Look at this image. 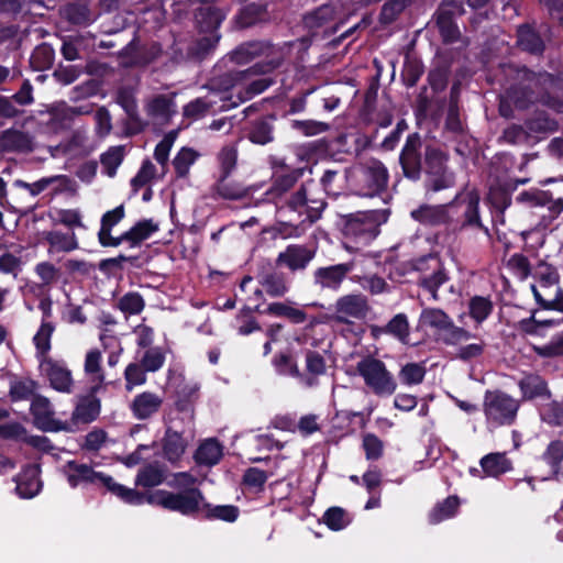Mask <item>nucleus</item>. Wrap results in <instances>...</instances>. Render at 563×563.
I'll list each match as a JSON object with an SVG mask.
<instances>
[{"label":"nucleus","instance_id":"69168bd1","mask_svg":"<svg viewBox=\"0 0 563 563\" xmlns=\"http://www.w3.org/2000/svg\"><path fill=\"white\" fill-rule=\"evenodd\" d=\"M412 2L413 0H388L380 9L379 22L385 25L394 23Z\"/></svg>","mask_w":563,"mask_h":563},{"label":"nucleus","instance_id":"a19ab883","mask_svg":"<svg viewBox=\"0 0 563 563\" xmlns=\"http://www.w3.org/2000/svg\"><path fill=\"white\" fill-rule=\"evenodd\" d=\"M272 366L275 373L284 377L300 379L302 374L299 369L297 357L291 349L278 351L272 357Z\"/></svg>","mask_w":563,"mask_h":563},{"label":"nucleus","instance_id":"423d86ee","mask_svg":"<svg viewBox=\"0 0 563 563\" xmlns=\"http://www.w3.org/2000/svg\"><path fill=\"white\" fill-rule=\"evenodd\" d=\"M356 373L364 379V384L377 397H389L397 389L394 375L387 369L386 364L368 354L356 363Z\"/></svg>","mask_w":563,"mask_h":563},{"label":"nucleus","instance_id":"393cba45","mask_svg":"<svg viewBox=\"0 0 563 563\" xmlns=\"http://www.w3.org/2000/svg\"><path fill=\"white\" fill-rule=\"evenodd\" d=\"M517 47L530 55L541 56L545 51V43L533 24L522 23L516 30Z\"/></svg>","mask_w":563,"mask_h":563},{"label":"nucleus","instance_id":"338daca9","mask_svg":"<svg viewBox=\"0 0 563 563\" xmlns=\"http://www.w3.org/2000/svg\"><path fill=\"white\" fill-rule=\"evenodd\" d=\"M424 73V66L417 58L406 57L401 70V80L407 88L415 87Z\"/></svg>","mask_w":563,"mask_h":563},{"label":"nucleus","instance_id":"2f4dec72","mask_svg":"<svg viewBox=\"0 0 563 563\" xmlns=\"http://www.w3.org/2000/svg\"><path fill=\"white\" fill-rule=\"evenodd\" d=\"M70 183V179L66 175H54L49 177H42L41 179L34 183H27L22 179H15L13 186L16 188L25 189L30 192L32 197H36L43 191H45L48 187L54 184H59L58 187L53 189V195H57L65 190Z\"/></svg>","mask_w":563,"mask_h":563},{"label":"nucleus","instance_id":"f8f14e48","mask_svg":"<svg viewBox=\"0 0 563 563\" xmlns=\"http://www.w3.org/2000/svg\"><path fill=\"white\" fill-rule=\"evenodd\" d=\"M464 13V4L461 1L443 0L439 4L433 18L443 44L450 45L460 41L462 34L456 18Z\"/></svg>","mask_w":563,"mask_h":563},{"label":"nucleus","instance_id":"dca6fc26","mask_svg":"<svg viewBox=\"0 0 563 563\" xmlns=\"http://www.w3.org/2000/svg\"><path fill=\"white\" fill-rule=\"evenodd\" d=\"M104 382V374H100L98 383L92 385L88 393L80 396L78 402L71 413V421L74 423L88 424L93 422L100 415L101 400L97 397V394L102 388Z\"/></svg>","mask_w":563,"mask_h":563},{"label":"nucleus","instance_id":"f257e3e1","mask_svg":"<svg viewBox=\"0 0 563 563\" xmlns=\"http://www.w3.org/2000/svg\"><path fill=\"white\" fill-rule=\"evenodd\" d=\"M450 154L435 143L426 142L419 132L409 133L399 152L401 175L411 183L422 179L427 192H439L455 184V174L449 167Z\"/></svg>","mask_w":563,"mask_h":563},{"label":"nucleus","instance_id":"4be33fe9","mask_svg":"<svg viewBox=\"0 0 563 563\" xmlns=\"http://www.w3.org/2000/svg\"><path fill=\"white\" fill-rule=\"evenodd\" d=\"M518 387L522 400L532 401L536 399L549 400L552 398V391L547 379L538 373H523L518 380Z\"/></svg>","mask_w":563,"mask_h":563},{"label":"nucleus","instance_id":"1a4fd4ad","mask_svg":"<svg viewBox=\"0 0 563 563\" xmlns=\"http://www.w3.org/2000/svg\"><path fill=\"white\" fill-rule=\"evenodd\" d=\"M519 404L501 390H486L483 411L488 423L496 427L510 426L515 422Z\"/></svg>","mask_w":563,"mask_h":563},{"label":"nucleus","instance_id":"6ab92c4d","mask_svg":"<svg viewBox=\"0 0 563 563\" xmlns=\"http://www.w3.org/2000/svg\"><path fill=\"white\" fill-rule=\"evenodd\" d=\"M456 202L446 205H421L419 208L410 212L411 218L423 225H442L453 224L452 211Z\"/></svg>","mask_w":563,"mask_h":563},{"label":"nucleus","instance_id":"c9c22d12","mask_svg":"<svg viewBox=\"0 0 563 563\" xmlns=\"http://www.w3.org/2000/svg\"><path fill=\"white\" fill-rule=\"evenodd\" d=\"M103 486L118 496L122 501L129 505L140 506L143 504L150 505V496H152V492H139L134 488H129L122 484L114 482L112 476L107 475L103 478Z\"/></svg>","mask_w":563,"mask_h":563},{"label":"nucleus","instance_id":"f3484780","mask_svg":"<svg viewBox=\"0 0 563 563\" xmlns=\"http://www.w3.org/2000/svg\"><path fill=\"white\" fill-rule=\"evenodd\" d=\"M316 256V250L306 244H289L279 252L276 267H285L291 273L303 272Z\"/></svg>","mask_w":563,"mask_h":563},{"label":"nucleus","instance_id":"de8ad7c7","mask_svg":"<svg viewBox=\"0 0 563 563\" xmlns=\"http://www.w3.org/2000/svg\"><path fill=\"white\" fill-rule=\"evenodd\" d=\"M255 310L271 317L286 318L294 324H301L307 320V313L302 309L295 308L286 302H271L264 310L257 306Z\"/></svg>","mask_w":563,"mask_h":563},{"label":"nucleus","instance_id":"5701e85b","mask_svg":"<svg viewBox=\"0 0 563 563\" xmlns=\"http://www.w3.org/2000/svg\"><path fill=\"white\" fill-rule=\"evenodd\" d=\"M516 189L508 184L492 186L488 190L486 200L492 211L493 222L505 224V211L511 205V192Z\"/></svg>","mask_w":563,"mask_h":563},{"label":"nucleus","instance_id":"412c9836","mask_svg":"<svg viewBox=\"0 0 563 563\" xmlns=\"http://www.w3.org/2000/svg\"><path fill=\"white\" fill-rule=\"evenodd\" d=\"M274 51V46L268 41H249L238 45L227 57L230 62L238 65H245L255 58H268Z\"/></svg>","mask_w":563,"mask_h":563},{"label":"nucleus","instance_id":"6e6552de","mask_svg":"<svg viewBox=\"0 0 563 563\" xmlns=\"http://www.w3.org/2000/svg\"><path fill=\"white\" fill-rule=\"evenodd\" d=\"M411 271L420 273L418 286L437 298L439 288L449 280L444 265L437 253H429L408 262Z\"/></svg>","mask_w":563,"mask_h":563},{"label":"nucleus","instance_id":"c85d7f7f","mask_svg":"<svg viewBox=\"0 0 563 563\" xmlns=\"http://www.w3.org/2000/svg\"><path fill=\"white\" fill-rule=\"evenodd\" d=\"M188 446V441L184 438L183 432H178L167 427L162 439L163 457L172 465H177Z\"/></svg>","mask_w":563,"mask_h":563},{"label":"nucleus","instance_id":"603ef678","mask_svg":"<svg viewBox=\"0 0 563 563\" xmlns=\"http://www.w3.org/2000/svg\"><path fill=\"white\" fill-rule=\"evenodd\" d=\"M302 174L303 170L301 168H288L282 172H274L272 190L277 194L287 192L296 185Z\"/></svg>","mask_w":563,"mask_h":563},{"label":"nucleus","instance_id":"39448f33","mask_svg":"<svg viewBox=\"0 0 563 563\" xmlns=\"http://www.w3.org/2000/svg\"><path fill=\"white\" fill-rule=\"evenodd\" d=\"M203 493L200 488L178 492L156 489L150 496V505L165 510L178 512L185 517L199 518Z\"/></svg>","mask_w":563,"mask_h":563},{"label":"nucleus","instance_id":"680f3d73","mask_svg":"<svg viewBox=\"0 0 563 563\" xmlns=\"http://www.w3.org/2000/svg\"><path fill=\"white\" fill-rule=\"evenodd\" d=\"M539 409L540 419L550 427L563 426V400L549 399Z\"/></svg>","mask_w":563,"mask_h":563},{"label":"nucleus","instance_id":"864d4df0","mask_svg":"<svg viewBox=\"0 0 563 563\" xmlns=\"http://www.w3.org/2000/svg\"><path fill=\"white\" fill-rule=\"evenodd\" d=\"M55 331L53 322H41L38 330L33 336V343L36 350V357L41 361L48 358L47 354L52 349L51 339Z\"/></svg>","mask_w":563,"mask_h":563},{"label":"nucleus","instance_id":"72a5a7b5","mask_svg":"<svg viewBox=\"0 0 563 563\" xmlns=\"http://www.w3.org/2000/svg\"><path fill=\"white\" fill-rule=\"evenodd\" d=\"M275 114H268L252 121L247 131V139L250 142L256 145H266L272 143L275 140Z\"/></svg>","mask_w":563,"mask_h":563},{"label":"nucleus","instance_id":"6e6d98bb","mask_svg":"<svg viewBox=\"0 0 563 563\" xmlns=\"http://www.w3.org/2000/svg\"><path fill=\"white\" fill-rule=\"evenodd\" d=\"M460 507V499L452 495L438 503L429 514V521L433 525L455 516Z\"/></svg>","mask_w":563,"mask_h":563},{"label":"nucleus","instance_id":"c756f323","mask_svg":"<svg viewBox=\"0 0 563 563\" xmlns=\"http://www.w3.org/2000/svg\"><path fill=\"white\" fill-rule=\"evenodd\" d=\"M0 150L4 153H31L34 151L33 137L24 131L4 130L0 134Z\"/></svg>","mask_w":563,"mask_h":563},{"label":"nucleus","instance_id":"0eeeda50","mask_svg":"<svg viewBox=\"0 0 563 563\" xmlns=\"http://www.w3.org/2000/svg\"><path fill=\"white\" fill-rule=\"evenodd\" d=\"M451 202H456L452 211L453 224H450L452 232L478 230L490 236L489 229L481 218V197L476 189L470 190L463 196L457 195Z\"/></svg>","mask_w":563,"mask_h":563},{"label":"nucleus","instance_id":"79ce46f5","mask_svg":"<svg viewBox=\"0 0 563 563\" xmlns=\"http://www.w3.org/2000/svg\"><path fill=\"white\" fill-rule=\"evenodd\" d=\"M158 224L152 219H142L120 235L121 244L128 242L130 247H137L158 231Z\"/></svg>","mask_w":563,"mask_h":563},{"label":"nucleus","instance_id":"49530a36","mask_svg":"<svg viewBox=\"0 0 563 563\" xmlns=\"http://www.w3.org/2000/svg\"><path fill=\"white\" fill-rule=\"evenodd\" d=\"M240 515V509L234 505L213 506L203 497L201 503V511L198 519L205 520H222L225 522H234Z\"/></svg>","mask_w":563,"mask_h":563},{"label":"nucleus","instance_id":"a211bd4d","mask_svg":"<svg viewBox=\"0 0 563 563\" xmlns=\"http://www.w3.org/2000/svg\"><path fill=\"white\" fill-rule=\"evenodd\" d=\"M352 269L353 263H339L318 267L312 274L313 286L320 290L338 291Z\"/></svg>","mask_w":563,"mask_h":563},{"label":"nucleus","instance_id":"3c124183","mask_svg":"<svg viewBox=\"0 0 563 563\" xmlns=\"http://www.w3.org/2000/svg\"><path fill=\"white\" fill-rule=\"evenodd\" d=\"M265 292L272 298H279L285 296L289 287L287 285L286 276L282 272H269L262 276L260 280Z\"/></svg>","mask_w":563,"mask_h":563},{"label":"nucleus","instance_id":"473e14b6","mask_svg":"<svg viewBox=\"0 0 563 563\" xmlns=\"http://www.w3.org/2000/svg\"><path fill=\"white\" fill-rule=\"evenodd\" d=\"M525 128L530 136H545L559 130V122L544 110H536L525 119Z\"/></svg>","mask_w":563,"mask_h":563},{"label":"nucleus","instance_id":"ea45409f","mask_svg":"<svg viewBox=\"0 0 563 563\" xmlns=\"http://www.w3.org/2000/svg\"><path fill=\"white\" fill-rule=\"evenodd\" d=\"M479 465L485 476L494 478H498L514 468L512 461L507 457L505 452H493L484 455L479 460Z\"/></svg>","mask_w":563,"mask_h":563},{"label":"nucleus","instance_id":"052dcab7","mask_svg":"<svg viewBox=\"0 0 563 563\" xmlns=\"http://www.w3.org/2000/svg\"><path fill=\"white\" fill-rule=\"evenodd\" d=\"M54 48L47 43H42L32 52L30 65L34 70L41 71L51 68L54 64Z\"/></svg>","mask_w":563,"mask_h":563},{"label":"nucleus","instance_id":"4d7b16f0","mask_svg":"<svg viewBox=\"0 0 563 563\" xmlns=\"http://www.w3.org/2000/svg\"><path fill=\"white\" fill-rule=\"evenodd\" d=\"M216 104L217 101L214 100H211L207 97H199L184 106L183 115L187 119L198 120L206 117L209 113L214 114L216 111L213 110V108Z\"/></svg>","mask_w":563,"mask_h":563},{"label":"nucleus","instance_id":"5fc2aeb1","mask_svg":"<svg viewBox=\"0 0 563 563\" xmlns=\"http://www.w3.org/2000/svg\"><path fill=\"white\" fill-rule=\"evenodd\" d=\"M494 311V303L489 297L473 296L468 300V316L476 322L482 324Z\"/></svg>","mask_w":563,"mask_h":563},{"label":"nucleus","instance_id":"0e129e2a","mask_svg":"<svg viewBox=\"0 0 563 563\" xmlns=\"http://www.w3.org/2000/svg\"><path fill=\"white\" fill-rule=\"evenodd\" d=\"M115 102L124 110L131 121H139L137 102L131 87H120L115 93Z\"/></svg>","mask_w":563,"mask_h":563},{"label":"nucleus","instance_id":"4468645a","mask_svg":"<svg viewBox=\"0 0 563 563\" xmlns=\"http://www.w3.org/2000/svg\"><path fill=\"white\" fill-rule=\"evenodd\" d=\"M330 309L334 312L332 317L334 321L341 324H349L351 323L350 319H364L371 307L365 295L362 292H352L340 296Z\"/></svg>","mask_w":563,"mask_h":563},{"label":"nucleus","instance_id":"7ed1b4c3","mask_svg":"<svg viewBox=\"0 0 563 563\" xmlns=\"http://www.w3.org/2000/svg\"><path fill=\"white\" fill-rule=\"evenodd\" d=\"M325 192L313 181L301 185V187L294 192L286 205L280 209H288L291 212L298 213V217L303 219L299 220L300 224L308 222L312 224L317 222L323 210L327 208Z\"/></svg>","mask_w":563,"mask_h":563},{"label":"nucleus","instance_id":"58836bf2","mask_svg":"<svg viewBox=\"0 0 563 563\" xmlns=\"http://www.w3.org/2000/svg\"><path fill=\"white\" fill-rule=\"evenodd\" d=\"M195 19L200 33H218L225 13L213 5H203L196 10Z\"/></svg>","mask_w":563,"mask_h":563},{"label":"nucleus","instance_id":"f704fd0d","mask_svg":"<svg viewBox=\"0 0 563 563\" xmlns=\"http://www.w3.org/2000/svg\"><path fill=\"white\" fill-rule=\"evenodd\" d=\"M103 486L118 496L122 501L129 505L140 506L143 504L150 505V496H152V492H139L134 488H129L122 484L114 482L112 476L107 475L103 478Z\"/></svg>","mask_w":563,"mask_h":563},{"label":"nucleus","instance_id":"4c0bfd02","mask_svg":"<svg viewBox=\"0 0 563 563\" xmlns=\"http://www.w3.org/2000/svg\"><path fill=\"white\" fill-rule=\"evenodd\" d=\"M162 404L163 399L155 393L143 391L134 397L130 408L136 419L145 420L158 412Z\"/></svg>","mask_w":563,"mask_h":563},{"label":"nucleus","instance_id":"ddd939ff","mask_svg":"<svg viewBox=\"0 0 563 563\" xmlns=\"http://www.w3.org/2000/svg\"><path fill=\"white\" fill-rule=\"evenodd\" d=\"M279 66V59L269 58L256 63L252 67L244 70L231 69L213 78L210 82V89L212 91L228 92L229 90L235 88L238 85L246 80L251 75H266L273 73Z\"/></svg>","mask_w":563,"mask_h":563},{"label":"nucleus","instance_id":"13d9d810","mask_svg":"<svg viewBox=\"0 0 563 563\" xmlns=\"http://www.w3.org/2000/svg\"><path fill=\"white\" fill-rule=\"evenodd\" d=\"M174 100L167 95L153 97L146 106L147 114L152 118L168 121L173 113Z\"/></svg>","mask_w":563,"mask_h":563},{"label":"nucleus","instance_id":"37998d69","mask_svg":"<svg viewBox=\"0 0 563 563\" xmlns=\"http://www.w3.org/2000/svg\"><path fill=\"white\" fill-rule=\"evenodd\" d=\"M272 84H273V80L268 79V78H260V79L253 80L245 88L244 92L239 91L236 101H232V96L220 97L222 104L219 107V111H228L232 108L238 107L240 103L251 99L252 97L264 92Z\"/></svg>","mask_w":563,"mask_h":563},{"label":"nucleus","instance_id":"2eb2a0df","mask_svg":"<svg viewBox=\"0 0 563 563\" xmlns=\"http://www.w3.org/2000/svg\"><path fill=\"white\" fill-rule=\"evenodd\" d=\"M30 412L33 417V424L43 432L74 431L68 422L54 418L51 401L42 395H35L32 398Z\"/></svg>","mask_w":563,"mask_h":563},{"label":"nucleus","instance_id":"8fccbe9b","mask_svg":"<svg viewBox=\"0 0 563 563\" xmlns=\"http://www.w3.org/2000/svg\"><path fill=\"white\" fill-rule=\"evenodd\" d=\"M223 455L222 445L217 439L203 441L196 450L194 460L198 465L213 466Z\"/></svg>","mask_w":563,"mask_h":563},{"label":"nucleus","instance_id":"7c9ffc66","mask_svg":"<svg viewBox=\"0 0 563 563\" xmlns=\"http://www.w3.org/2000/svg\"><path fill=\"white\" fill-rule=\"evenodd\" d=\"M67 471V482L75 488L80 483L95 484L100 482L103 485V478L107 474L102 472H96L91 466L87 464H79L76 461H68L65 465Z\"/></svg>","mask_w":563,"mask_h":563},{"label":"nucleus","instance_id":"09e8293b","mask_svg":"<svg viewBox=\"0 0 563 563\" xmlns=\"http://www.w3.org/2000/svg\"><path fill=\"white\" fill-rule=\"evenodd\" d=\"M165 468L158 462L143 465L136 474L135 486L152 488L159 486L165 481Z\"/></svg>","mask_w":563,"mask_h":563},{"label":"nucleus","instance_id":"a18cd8bd","mask_svg":"<svg viewBox=\"0 0 563 563\" xmlns=\"http://www.w3.org/2000/svg\"><path fill=\"white\" fill-rule=\"evenodd\" d=\"M335 7L330 3L321 4L314 10L306 13L302 18L303 26L311 33L327 26L335 16Z\"/></svg>","mask_w":563,"mask_h":563},{"label":"nucleus","instance_id":"bf43d9fd","mask_svg":"<svg viewBox=\"0 0 563 563\" xmlns=\"http://www.w3.org/2000/svg\"><path fill=\"white\" fill-rule=\"evenodd\" d=\"M199 153L191 147H181L173 159L176 178H186Z\"/></svg>","mask_w":563,"mask_h":563},{"label":"nucleus","instance_id":"20e7f679","mask_svg":"<svg viewBox=\"0 0 563 563\" xmlns=\"http://www.w3.org/2000/svg\"><path fill=\"white\" fill-rule=\"evenodd\" d=\"M388 210H369L343 218L342 232L356 244L367 245L379 234V227L388 219Z\"/></svg>","mask_w":563,"mask_h":563},{"label":"nucleus","instance_id":"cd10ccee","mask_svg":"<svg viewBox=\"0 0 563 563\" xmlns=\"http://www.w3.org/2000/svg\"><path fill=\"white\" fill-rule=\"evenodd\" d=\"M517 201L527 202L530 206H547L551 219L558 218L563 211V198L554 199L549 190H525L517 196Z\"/></svg>","mask_w":563,"mask_h":563},{"label":"nucleus","instance_id":"774afa93","mask_svg":"<svg viewBox=\"0 0 563 563\" xmlns=\"http://www.w3.org/2000/svg\"><path fill=\"white\" fill-rule=\"evenodd\" d=\"M322 521L330 530L340 531L350 525L351 519L345 509L333 506L324 511Z\"/></svg>","mask_w":563,"mask_h":563},{"label":"nucleus","instance_id":"a878e982","mask_svg":"<svg viewBox=\"0 0 563 563\" xmlns=\"http://www.w3.org/2000/svg\"><path fill=\"white\" fill-rule=\"evenodd\" d=\"M41 367L45 371L52 388L60 393L71 391V372L63 363L49 357L41 361Z\"/></svg>","mask_w":563,"mask_h":563},{"label":"nucleus","instance_id":"aec40b11","mask_svg":"<svg viewBox=\"0 0 563 563\" xmlns=\"http://www.w3.org/2000/svg\"><path fill=\"white\" fill-rule=\"evenodd\" d=\"M369 334L374 340L389 335L402 344H409L410 324L406 313L395 314L385 325L371 324Z\"/></svg>","mask_w":563,"mask_h":563},{"label":"nucleus","instance_id":"9d476101","mask_svg":"<svg viewBox=\"0 0 563 563\" xmlns=\"http://www.w3.org/2000/svg\"><path fill=\"white\" fill-rule=\"evenodd\" d=\"M526 79L533 84L534 86L541 87L543 92H540L539 96H534V92L530 89V86L522 87L521 93L525 97V101L520 98L516 99V106L518 108H526L528 103H533L534 101H541L547 107L553 109L558 113H563V100L556 96H552L547 91L549 87H552L556 77L548 71H532L528 70L526 74Z\"/></svg>","mask_w":563,"mask_h":563},{"label":"nucleus","instance_id":"e433bc0d","mask_svg":"<svg viewBox=\"0 0 563 563\" xmlns=\"http://www.w3.org/2000/svg\"><path fill=\"white\" fill-rule=\"evenodd\" d=\"M540 459L549 466V473L542 481H559L562 474L563 440L551 441Z\"/></svg>","mask_w":563,"mask_h":563},{"label":"nucleus","instance_id":"c03bdc74","mask_svg":"<svg viewBox=\"0 0 563 563\" xmlns=\"http://www.w3.org/2000/svg\"><path fill=\"white\" fill-rule=\"evenodd\" d=\"M63 18L73 25L87 26L93 22L88 2L77 0L68 2L62 9Z\"/></svg>","mask_w":563,"mask_h":563},{"label":"nucleus","instance_id":"bb28decb","mask_svg":"<svg viewBox=\"0 0 563 563\" xmlns=\"http://www.w3.org/2000/svg\"><path fill=\"white\" fill-rule=\"evenodd\" d=\"M125 217L123 205L104 212L101 217L100 229L98 232V241L103 247H117L121 244L120 235L112 236V229L120 223Z\"/></svg>","mask_w":563,"mask_h":563},{"label":"nucleus","instance_id":"e2e57ef3","mask_svg":"<svg viewBox=\"0 0 563 563\" xmlns=\"http://www.w3.org/2000/svg\"><path fill=\"white\" fill-rule=\"evenodd\" d=\"M213 191L227 200H239L246 196V189L238 183L229 181L228 178L219 176L213 186Z\"/></svg>","mask_w":563,"mask_h":563},{"label":"nucleus","instance_id":"b1692460","mask_svg":"<svg viewBox=\"0 0 563 563\" xmlns=\"http://www.w3.org/2000/svg\"><path fill=\"white\" fill-rule=\"evenodd\" d=\"M40 473L41 470L38 465L26 464L22 467L21 472L14 477V482L16 484L15 492L21 498H33L40 493L42 488Z\"/></svg>","mask_w":563,"mask_h":563},{"label":"nucleus","instance_id":"f03ea898","mask_svg":"<svg viewBox=\"0 0 563 563\" xmlns=\"http://www.w3.org/2000/svg\"><path fill=\"white\" fill-rule=\"evenodd\" d=\"M347 184L351 191L360 197H380L387 191L389 172L377 158L360 163L349 173Z\"/></svg>","mask_w":563,"mask_h":563},{"label":"nucleus","instance_id":"9b49d317","mask_svg":"<svg viewBox=\"0 0 563 563\" xmlns=\"http://www.w3.org/2000/svg\"><path fill=\"white\" fill-rule=\"evenodd\" d=\"M420 322L438 330L441 333V341L445 345H456L461 341L470 340L473 333L462 327L454 324L451 317L439 308H426L420 314Z\"/></svg>","mask_w":563,"mask_h":563}]
</instances>
